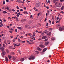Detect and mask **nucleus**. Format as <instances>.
<instances>
[{
    "mask_svg": "<svg viewBox=\"0 0 64 64\" xmlns=\"http://www.w3.org/2000/svg\"><path fill=\"white\" fill-rule=\"evenodd\" d=\"M42 31L39 32H38V33H42Z\"/></svg>",
    "mask_w": 64,
    "mask_h": 64,
    "instance_id": "nucleus-55",
    "label": "nucleus"
},
{
    "mask_svg": "<svg viewBox=\"0 0 64 64\" xmlns=\"http://www.w3.org/2000/svg\"><path fill=\"white\" fill-rule=\"evenodd\" d=\"M61 6V4L60 3H59L56 5V7H60Z\"/></svg>",
    "mask_w": 64,
    "mask_h": 64,
    "instance_id": "nucleus-3",
    "label": "nucleus"
},
{
    "mask_svg": "<svg viewBox=\"0 0 64 64\" xmlns=\"http://www.w3.org/2000/svg\"><path fill=\"white\" fill-rule=\"evenodd\" d=\"M47 20V18H45V19L44 20V21L45 22H46V21Z\"/></svg>",
    "mask_w": 64,
    "mask_h": 64,
    "instance_id": "nucleus-41",
    "label": "nucleus"
},
{
    "mask_svg": "<svg viewBox=\"0 0 64 64\" xmlns=\"http://www.w3.org/2000/svg\"><path fill=\"white\" fill-rule=\"evenodd\" d=\"M20 11L22 12L23 11V9L22 8L20 9Z\"/></svg>",
    "mask_w": 64,
    "mask_h": 64,
    "instance_id": "nucleus-49",
    "label": "nucleus"
},
{
    "mask_svg": "<svg viewBox=\"0 0 64 64\" xmlns=\"http://www.w3.org/2000/svg\"><path fill=\"white\" fill-rule=\"evenodd\" d=\"M3 46L4 47V48L6 47V46H5V44H3Z\"/></svg>",
    "mask_w": 64,
    "mask_h": 64,
    "instance_id": "nucleus-30",
    "label": "nucleus"
},
{
    "mask_svg": "<svg viewBox=\"0 0 64 64\" xmlns=\"http://www.w3.org/2000/svg\"><path fill=\"white\" fill-rule=\"evenodd\" d=\"M22 43H25V41H24L22 42Z\"/></svg>",
    "mask_w": 64,
    "mask_h": 64,
    "instance_id": "nucleus-52",
    "label": "nucleus"
},
{
    "mask_svg": "<svg viewBox=\"0 0 64 64\" xmlns=\"http://www.w3.org/2000/svg\"><path fill=\"white\" fill-rule=\"evenodd\" d=\"M20 38H21L22 39L23 38V37L22 36H20Z\"/></svg>",
    "mask_w": 64,
    "mask_h": 64,
    "instance_id": "nucleus-57",
    "label": "nucleus"
},
{
    "mask_svg": "<svg viewBox=\"0 0 64 64\" xmlns=\"http://www.w3.org/2000/svg\"><path fill=\"white\" fill-rule=\"evenodd\" d=\"M24 58H22L20 60V61H21L22 62H23V61H24Z\"/></svg>",
    "mask_w": 64,
    "mask_h": 64,
    "instance_id": "nucleus-18",
    "label": "nucleus"
},
{
    "mask_svg": "<svg viewBox=\"0 0 64 64\" xmlns=\"http://www.w3.org/2000/svg\"><path fill=\"white\" fill-rule=\"evenodd\" d=\"M40 12H39L38 14V16H39L40 15Z\"/></svg>",
    "mask_w": 64,
    "mask_h": 64,
    "instance_id": "nucleus-36",
    "label": "nucleus"
},
{
    "mask_svg": "<svg viewBox=\"0 0 64 64\" xmlns=\"http://www.w3.org/2000/svg\"><path fill=\"white\" fill-rule=\"evenodd\" d=\"M9 6H6L5 8V9H7V10H9Z\"/></svg>",
    "mask_w": 64,
    "mask_h": 64,
    "instance_id": "nucleus-8",
    "label": "nucleus"
},
{
    "mask_svg": "<svg viewBox=\"0 0 64 64\" xmlns=\"http://www.w3.org/2000/svg\"><path fill=\"white\" fill-rule=\"evenodd\" d=\"M44 33H48V31L46 30H45L44 31Z\"/></svg>",
    "mask_w": 64,
    "mask_h": 64,
    "instance_id": "nucleus-12",
    "label": "nucleus"
},
{
    "mask_svg": "<svg viewBox=\"0 0 64 64\" xmlns=\"http://www.w3.org/2000/svg\"><path fill=\"white\" fill-rule=\"evenodd\" d=\"M48 23L47 22V23H46V26H48Z\"/></svg>",
    "mask_w": 64,
    "mask_h": 64,
    "instance_id": "nucleus-40",
    "label": "nucleus"
},
{
    "mask_svg": "<svg viewBox=\"0 0 64 64\" xmlns=\"http://www.w3.org/2000/svg\"><path fill=\"white\" fill-rule=\"evenodd\" d=\"M48 38H47V39L44 40V41H45V42H46V41H47L48 40Z\"/></svg>",
    "mask_w": 64,
    "mask_h": 64,
    "instance_id": "nucleus-26",
    "label": "nucleus"
},
{
    "mask_svg": "<svg viewBox=\"0 0 64 64\" xmlns=\"http://www.w3.org/2000/svg\"><path fill=\"white\" fill-rule=\"evenodd\" d=\"M64 9V6H62L61 8V10H63Z\"/></svg>",
    "mask_w": 64,
    "mask_h": 64,
    "instance_id": "nucleus-14",
    "label": "nucleus"
},
{
    "mask_svg": "<svg viewBox=\"0 0 64 64\" xmlns=\"http://www.w3.org/2000/svg\"><path fill=\"white\" fill-rule=\"evenodd\" d=\"M12 10L13 12H15V10L14 9H12Z\"/></svg>",
    "mask_w": 64,
    "mask_h": 64,
    "instance_id": "nucleus-34",
    "label": "nucleus"
},
{
    "mask_svg": "<svg viewBox=\"0 0 64 64\" xmlns=\"http://www.w3.org/2000/svg\"><path fill=\"white\" fill-rule=\"evenodd\" d=\"M4 48H3V47H2L1 48V50L3 52V51H4Z\"/></svg>",
    "mask_w": 64,
    "mask_h": 64,
    "instance_id": "nucleus-10",
    "label": "nucleus"
},
{
    "mask_svg": "<svg viewBox=\"0 0 64 64\" xmlns=\"http://www.w3.org/2000/svg\"><path fill=\"white\" fill-rule=\"evenodd\" d=\"M23 13L24 14H28V12H27V11H26L24 12H23Z\"/></svg>",
    "mask_w": 64,
    "mask_h": 64,
    "instance_id": "nucleus-21",
    "label": "nucleus"
},
{
    "mask_svg": "<svg viewBox=\"0 0 64 64\" xmlns=\"http://www.w3.org/2000/svg\"><path fill=\"white\" fill-rule=\"evenodd\" d=\"M47 50V48H44L43 50V52H45Z\"/></svg>",
    "mask_w": 64,
    "mask_h": 64,
    "instance_id": "nucleus-11",
    "label": "nucleus"
},
{
    "mask_svg": "<svg viewBox=\"0 0 64 64\" xmlns=\"http://www.w3.org/2000/svg\"><path fill=\"white\" fill-rule=\"evenodd\" d=\"M42 39H45L46 38H47V36H43L42 37Z\"/></svg>",
    "mask_w": 64,
    "mask_h": 64,
    "instance_id": "nucleus-6",
    "label": "nucleus"
},
{
    "mask_svg": "<svg viewBox=\"0 0 64 64\" xmlns=\"http://www.w3.org/2000/svg\"><path fill=\"white\" fill-rule=\"evenodd\" d=\"M12 19H16V18H15V17H12Z\"/></svg>",
    "mask_w": 64,
    "mask_h": 64,
    "instance_id": "nucleus-42",
    "label": "nucleus"
},
{
    "mask_svg": "<svg viewBox=\"0 0 64 64\" xmlns=\"http://www.w3.org/2000/svg\"><path fill=\"white\" fill-rule=\"evenodd\" d=\"M2 13H4V14H6L7 12H6V11H4L2 12Z\"/></svg>",
    "mask_w": 64,
    "mask_h": 64,
    "instance_id": "nucleus-20",
    "label": "nucleus"
},
{
    "mask_svg": "<svg viewBox=\"0 0 64 64\" xmlns=\"http://www.w3.org/2000/svg\"><path fill=\"white\" fill-rule=\"evenodd\" d=\"M39 47L42 48H44L45 47V46L42 44H40V45Z\"/></svg>",
    "mask_w": 64,
    "mask_h": 64,
    "instance_id": "nucleus-4",
    "label": "nucleus"
},
{
    "mask_svg": "<svg viewBox=\"0 0 64 64\" xmlns=\"http://www.w3.org/2000/svg\"><path fill=\"white\" fill-rule=\"evenodd\" d=\"M45 2L46 4H48V1L46 0Z\"/></svg>",
    "mask_w": 64,
    "mask_h": 64,
    "instance_id": "nucleus-39",
    "label": "nucleus"
},
{
    "mask_svg": "<svg viewBox=\"0 0 64 64\" xmlns=\"http://www.w3.org/2000/svg\"><path fill=\"white\" fill-rule=\"evenodd\" d=\"M5 60L6 62H8V61H9L8 58L6 56H5Z\"/></svg>",
    "mask_w": 64,
    "mask_h": 64,
    "instance_id": "nucleus-5",
    "label": "nucleus"
},
{
    "mask_svg": "<svg viewBox=\"0 0 64 64\" xmlns=\"http://www.w3.org/2000/svg\"><path fill=\"white\" fill-rule=\"evenodd\" d=\"M3 2V5H4V4H5V0H4Z\"/></svg>",
    "mask_w": 64,
    "mask_h": 64,
    "instance_id": "nucleus-31",
    "label": "nucleus"
},
{
    "mask_svg": "<svg viewBox=\"0 0 64 64\" xmlns=\"http://www.w3.org/2000/svg\"><path fill=\"white\" fill-rule=\"evenodd\" d=\"M18 3H22V1L21 0L18 1Z\"/></svg>",
    "mask_w": 64,
    "mask_h": 64,
    "instance_id": "nucleus-29",
    "label": "nucleus"
},
{
    "mask_svg": "<svg viewBox=\"0 0 64 64\" xmlns=\"http://www.w3.org/2000/svg\"><path fill=\"white\" fill-rule=\"evenodd\" d=\"M22 20L23 21H26V19H22Z\"/></svg>",
    "mask_w": 64,
    "mask_h": 64,
    "instance_id": "nucleus-24",
    "label": "nucleus"
},
{
    "mask_svg": "<svg viewBox=\"0 0 64 64\" xmlns=\"http://www.w3.org/2000/svg\"><path fill=\"white\" fill-rule=\"evenodd\" d=\"M2 54L3 55H5V54H6V52L4 50V51L2 52Z\"/></svg>",
    "mask_w": 64,
    "mask_h": 64,
    "instance_id": "nucleus-7",
    "label": "nucleus"
},
{
    "mask_svg": "<svg viewBox=\"0 0 64 64\" xmlns=\"http://www.w3.org/2000/svg\"><path fill=\"white\" fill-rule=\"evenodd\" d=\"M11 54L12 55H15V54L14 53V52H12Z\"/></svg>",
    "mask_w": 64,
    "mask_h": 64,
    "instance_id": "nucleus-27",
    "label": "nucleus"
},
{
    "mask_svg": "<svg viewBox=\"0 0 64 64\" xmlns=\"http://www.w3.org/2000/svg\"><path fill=\"white\" fill-rule=\"evenodd\" d=\"M26 41H27V42L28 43H30V42L28 40H27Z\"/></svg>",
    "mask_w": 64,
    "mask_h": 64,
    "instance_id": "nucleus-43",
    "label": "nucleus"
},
{
    "mask_svg": "<svg viewBox=\"0 0 64 64\" xmlns=\"http://www.w3.org/2000/svg\"><path fill=\"white\" fill-rule=\"evenodd\" d=\"M24 10H26V7H24Z\"/></svg>",
    "mask_w": 64,
    "mask_h": 64,
    "instance_id": "nucleus-64",
    "label": "nucleus"
},
{
    "mask_svg": "<svg viewBox=\"0 0 64 64\" xmlns=\"http://www.w3.org/2000/svg\"><path fill=\"white\" fill-rule=\"evenodd\" d=\"M32 23V22L31 21H30V22L29 23H30V24L31 23Z\"/></svg>",
    "mask_w": 64,
    "mask_h": 64,
    "instance_id": "nucleus-54",
    "label": "nucleus"
},
{
    "mask_svg": "<svg viewBox=\"0 0 64 64\" xmlns=\"http://www.w3.org/2000/svg\"><path fill=\"white\" fill-rule=\"evenodd\" d=\"M44 33H42L41 34V35L42 36H44Z\"/></svg>",
    "mask_w": 64,
    "mask_h": 64,
    "instance_id": "nucleus-47",
    "label": "nucleus"
},
{
    "mask_svg": "<svg viewBox=\"0 0 64 64\" xmlns=\"http://www.w3.org/2000/svg\"><path fill=\"white\" fill-rule=\"evenodd\" d=\"M8 10L9 12H11L12 11V9L11 8H9Z\"/></svg>",
    "mask_w": 64,
    "mask_h": 64,
    "instance_id": "nucleus-23",
    "label": "nucleus"
},
{
    "mask_svg": "<svg viewBox=\"0 0 64 64\" xmlns=\"http://www.w3.org/2000/svg\"><path fill=\"white\" fill-rule=\"evenodd\" d=\"M35 36V34L34 33H33V35L32 36V37H34Z\"/></svg>",
    "mask_w": 64,
    "mask_h": 64,
    "instance_id": "nucleus-28",
    "label": "nucleus"
},
{
    "mask_svg": "<svg viewBox=\"0 0 64 64\" xmlns=\"http://www.w3.org/2000/svg\"><path fill=\"white\" fill-rule=\"evenodd\" d=\"M8 19H10V20H11V18H10V17H8Z\"/></svg>",
    "mask_w": 64,
    "mask_h": 64,
    "instance_id": "nucleus-60",
    "label": "nucleus"
},
{
    "mask_svg": "<svg viewBox=\"0 0 64 64\" xmlns=\"http://www.w3.org/2000/svg\"><path fill=\"white\" fill-rule=\"evenodd\" d=\"M6 20L4 19V22H6Z\"/></svg>",
    "mask_w": 64,
    "mask_h": 64,
    "instance_id": "nucleus-58",
    "label": "nucleus"
},
{
    "mask_svg": "<svg viewBox=\"0 0 64 64\" xmlns=\"http://www.w3.org/2000/svg\"><path fill=\"white\" fill-rule=\"evenodd\" d=\"M22 34H25V32H23Z\"/></svg>",
    "mask_w": 64,
    "mask_h": 64,
    "instance_id": "nucleus-56",
    "label": "nucleus"
},
{
    "mask_svg": "<svg viewBox=\"0 0 64 64\" xmlns=\"http://www.w3.org/2000/svg\"><path fill=\"white\" fill-rule=\"evenodd\" d=\"M28 35H29V36H32V34H31L29 33L28 34Z\"/></svg>",
    "mask_w": 64,
    "mask_h": 64,
    "instance_id": "nucleus-33",
    "label": "nucleus"
},
{
    "mask_svg": "<svg viewBox=\"0 0 64 64\" xmlns=\"http://www.w3.org/2000/svg\"><path fill=\"white\" fill-rule=\"evenodd\" d=\"M0 24H1L2 26H4V25L3 24H2V22H1L0 23Z\"/></svg>",
    "mask_w": 64,
    "mask_h": 64,
    "instance_id": "nucleus-35",
    "label": "nucleus"
},
{
    "mask_svg": "<svg viewBox=\"0 0 64 64\" xmlns=\"http://www.w3.org/2000/svg\"><path fill=\"white\" fill-rule=\"evenodd\" d=\"M16 16H17V17H19V14H17V15H16Z\"/></svg>",
    "mask_w": 64,
    "mask_h": 64,
    "instance_id": "nucleus-59",
    "label": "nucleus"
},
{
    "mask_svg": "<svg viewBox=\"0 0 64 64\" xmlns=\"http://www.w3.org/2000/svg\"><path fill=\"white\" fill-rule=\"evenodd\" d=\"M16 8L17 9H19V8L18 6H16Z\"/></svg>",
    "mask_w": 64,
    "mask_h": 64,
    "instance_id": "nucleus-44",
    "label": "nucleus"
},
{
    "mask_svg": "<svg viewBox=\"0 0 64 64\" xmlns=\"http://www.w3.org/2000/svg\"><path fill=\"white\" fill-rule=\"evenodd\" d=\"M60 13H62V14H64V12L62 11H61Z\"/></svg>",
    "mask_w": 64,
    "mask_h": 64,
    "instance_id": "nucleus-48",
    "label": "nucleus"
},
{
    "mask_svg": "<svg viewBox=\"0 0 64 64\" xmlns=\"http://www.w3.org/2000/svg\"><path fill=\"white\" fill-rule=\"evenodd\" d=\"M50 35H51V32H50L48 33V36H50Z\"/></svg>",
    "mask_w": 64,
    "mask_h": 64,
    "instance_id": "nucleus-17",
    "label": "nucleus"
},
{
    "mask_svg": "<svg viewBox=\"0 0 64 64\" xmlns=\"http://www.w3.org/2000/svg\"><path fill=\"white\" fill-rule=\"evenodd\" d=\"M30 58H29V60H32H32H34L35 59V57H34V56H30Z\"/></svg>",
    "mask_w": 64,
    "mask_h": 64,
    "instance_id": "nucleus-1",
    "label": "nucleus"
},
{
    "mask_svg": "<svg viewBox=\"0 0 64 64\" xmlns=\"http://www.w3.org/2000/svg\"><path fill=\"white\" fill-rule=\"evenodd\" d=\"M48 22L50 23H51V21L50 20H48Z\"/></svg>",
    "mask_w": 64,
    "mask_h": 64,
    "instance_id": "nucleus-46",
    "label": "nucleus"
},
{
    "mask_svg": "<svg viewBox=\"0 0 64 64\" xmlns=\"http://www.w3.org/2000/svg\"><path fill=\"white\" fill-rule=\"evenodd\" d=\"M18 41L19 42H20L22 41V40H20V39L19 38L18 39Z\"/></svg>",
    "mask_w": 64,
    "mask_h": 64,
    "instance_id": "nucleus-19",
    "label": "nucleus"
},
{
    "mask_svg": "<svg viewBox=\"0 0 64 64\" xmlns=\"http://www.w3.org/2000/svg\"><path fill=\"white\" fill-rule=\"evenodd\" d=\"M13 58L14 60H16V58H15V57L14 56H13Z\"/></svg>",
    "mask_w": 64,
    "mask_h": 64,
    "instance_id": "nucleus-38",
    "label": "nucleus"
},
{
    "mask_svg": "<svg viewBox=\"0 0 64 64\" xmlns=\"http://www.w3.org/2000/svg\"><path fill=\"white\" fill-rule=\"evenodd\" d=\"M48 2L49 4H50V0H48Z\"/></svg>",
    "mask_w": 64,
    "mask_h": 64,
    "instance_id": "nucleus-45",
    "label": "nucleus"
},
{
    "mask_svg": "<svg viewBox=\"0 0 64 64\" xmlns=\"http://www.w3.org/2000/svg\"><path fill=\"white\" fill-rule=\"evenodd\" d=\"M53 3H55L56 2V1H55V0H53Z\"/></svg>",
    "mask_w": 64,
    "mask_h": 64,
    "instance_id": "nucleus-37",
    "label": "nucleus"
},
{
    "mask_svg": "<svg viewBox=\"0 0 64 64\" xmlns=\"http://www.w3.org/2000/svg\"><path fill=\"white\" fill-rule=\"evenodd\" d=\"M37 50H39V51H41L42 49H41V48H40L39 47H38L37 48Z\"/></svg>",
    "mask_w": 64,
    "mask_h": 64,
    "instance_id": "nucleus-15",
    "label": "nucleus"
},
{
    "mask_svg": "<svg viewBox=\"0 0 64 64\" xmlns=\"http://www.w3.org/2000/svg\"><path fill=\"white\" fill-rule=\"evenodd\" d=\"M59 29L60 31H62V30H64V27H62V28L61 27H60Z\"/></svg>",
    "mask_w": 64,
    "mask_h": 64,
    "instance_id": "nucleus-2",
    "label": "nucleus"
},
{
    "mask_svg": "<svg viewBox=\"0 0 64 64\" xmlns=\"http://www.w3.org/2000/svg\"><path fill=\"white\" fill-rule=\"evenodd\" d=\"M52 40H53V41H54V40H55V38H54V37H53L52 38Z\"/></svg>",
    "mask_w": 64,
    "mask_h": 64,
    "instance_id": "nucleus-16",
    "label": "nucleus"
},
{
    "mask_svg": "<svg viewBox=\"0 0 64 64\" xmlns=\"http://www.w3.org/2000/svg\"><path fill=\"white\" fill-rule=\"evenodd\" d=\"M52 24H54V22H52Z\"/></svg>",
    "mask_w": 64,
    "mask_h": 64,
    "instance_id": "nucleus-50",
    "label": "nucleus"
},
{
    "mask_svg": "<svg viewBox=\"0 0 64 64\" xmlns=\"http://www.w3.org/2000/svg\"><path fill=\"white\" fill-rule=\"evenodd\" d=\"M15 18H16V20H17V19H18V18L16 17V16H15Z\"/></svg>",
    "mask_w": 64,
    "mask_h": 64,
    "instance_id": "nucleus-53",
    "label": "nucleus"
},
{
    "mask_svg": "<svg viewBox=\"0 0 64 64\" xmlns=\"http://www.w3.org/2000/svg\"><path fill=\"white\" fill-rule=\"evenodd\" d=\"M8 57L9 59H11L12 56H11L10 55H9L8 56Z\"/></svg>",
    "mask_w": 64,
    "mask_h": 64,
    "instance_id": "nucleus-13",
    "label": "nucleus"
},
{
    "mask_svg": "<svg viewBox=\"0 0 64 64\" xmlns=\"http://www.w3.org/2000/svg\"><path fill=\"white\" fill-rule=\"evenodd\" d=\"M49 12H50V11L48 10V14H49Z\"/></svg>",
    "mask_w": 64,
    "mask_h": 64,
    "instance_id": "nucleus-62",
    "label": "nucleus"
},
{
    "mask_svg": "<svg viewBox=\"0 0 64 64\" xmlns=\"http://www.w3.org/2000/svg\"><path fill=\"white\" fill-rule=\"evenodd\" d=\"M10 49H13V47L11 46H10L9 47Z\"/></svg>",
    "mask_w": 64,
    "mask_h": 64,
    "instance_id": "nucleus-25",
    "label": "nucleus"
},
{
    "mask_svg": "<svg viewBox=\"0 0 64 64\" xmlns=\"http://www.w3.org/2000/svg\"><path fill=\"white\" fill-rule=\"evenodd\" d=\"M49 58H50V57H51V55H49Z\"/></svg>",
    "mask_w": 64,
    "mask_h": 64,
    "instance_id": "nucleus-61",
    "label": "nucleus"
},
{
    "mask_svg": "<svg viewBox=\"0 0 64 64\" xmlns=\"http://www.w3.org/2000/svg\"><path fill=\"white\" fill-rule=\"evenodd\" d=\"M6 51L7 53H9V50H8L6 49Z\"/></svg>",
    "mask_w": 64,
    "mask_h": 64,
    "instance_id": "nucleus-32",
    "label": "nucleus"
},
{
    "mask_svg": "<svg viewBox=\"0 0 64 64\" xmlns=\"http://www.w3.org/2000/svg\"><path fill=\"white\" fill-rule=\"evenodd\" d=\"M49 44V42H46L45 43V45L46 46L48 45Z\"/></svg>",
    "mask_w": 64,
    "mask_h": 64,
    "instance_id": "nucleus-9",
    "label": "nucleus"
},
{
    "mask_svg": "<svg viewBox=\"0 0 64 64\" xmlns=\"http://www.w3.org/2000/svg\"><path fill=\"white\" fill-rule=\"evenodd\" d=\"M17 28H18V29H20V30H22V28H21V27L18 26Z\"/></svg>",
    "mask_w": 64,
    "mask_h": 64,
    "instance_id": "nucleus-22",
    "label": "nucleus"
},
{
    "mask_svg": "<svg viewBox=\"0 0 64 64\" xmlns=\"http://www.w3.org/2000/svg\"><path fill=\"white\" fill-rule=\"evenodd\" d=\"M12 41L13 42H15V41H16V40L14 39Z\"/></svg>",
    "mask_w": 64,
    "mask_h": 64,
    "instance_id": "nucleus-63",
    "label": "nucleus"
},
{
    "mask_svg": "<svg viewBox=\"0 0 64 64\" xmlns=\"http://www.w3.org/2000/svg\"><path fill=\"white\" fill-rule=\"evenodd\" d=\"M26 26V28H27L28 27V26H27V25H25Z\"/></svg>",
    "mask_w": 64,
    "mask_h": 64,
    "instance_id": "nucleus-51",
    "label": "nucleus"
}]
</instances>
